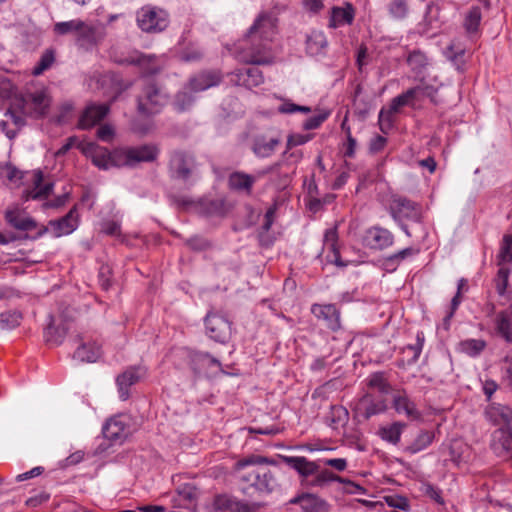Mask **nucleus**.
Listing matches in <instances>:
<instances>
[{
    "label": "nucleus",
    "instance_id": "nucleus-30",
    "mask_svg": "<svg viewBox=\"0 0 512 512\" xmlns=\"http://www.w3.org/2000/svg\"><path fill=\"white\" fill-rule=\"evenodd\" d=\"M366 381L368 388L378 392V396L385 397L392 390L384 372H374L367 377Z\"/></svg>",
    "mask_w": 512,
    "mask_h": 512
},
{
    "label": "nucleus",
    "instance_id": "nucleus-53",
    "mask_svg": "<svg viewBox=\"0 0 512 512\" xmlns=\"http://www.w3.org/2000/svg\"><path fill=\"white\" fill-rule=\"evenodd\" d=\"M510 428L502 427L495 432L494 439L502 446L503 450L512 453V433Z\"/></svg>",
    "mask_w": 512,
    "mask_h": 512
},
{
    "label": "nucleus",
    "instance_id": "nucleus-56",
    "mask_svg": "<svg viewBox=\"0 0 512 512\" xmlns=\"http://www.w3.org/2000/svg\"><path fill=\"white\" fill-rule=\"evenodd\" d=\"M420 491L438 504H444L441 490L429 482L421 483Z\"/></svg>",
    "mask_w": 512,
    "mask_h": 512
},
{
    "label": "nucleus",
    "instance_id": "nucleus-36",
    "mask_svg": "<svg viewBox=\"0 0 512 512\" xmlns=\"http://www.w3.org/2000/svg\"><path fill=\"white\" fill-rule=\"evenodd\" d=\"M43 173L41 171H36L33 175V188L31 191H29V198L32 199H40L47 197L52 189H53V183L49 182L46 184H43Z\"/></svg>",
    "mask_w": 512,
    "mask_h": 512
},
{
    "label": "nucleus",
    "instance_id": "nucleus-1",
    "mask_svg": "<svg viewBox=\"0 0 512 512\" xmlns=\"http://www.w3.org/2000/svg\"><path fill=\"white\" fill-rule=\"evenodd\" d=\"M276 33V16L272 12L259 14L238 47L240 61L252 66L236 69L232 73V82L248 89L257 87L264 82L262 71L257 65H267L273 62L271 43Z\"/></svg>",
    "mask_w": 512,
    "mask_h": 512
},
{
    "label": "nucleus",
    "instance_id": "nucleus-63",
    "mask_svg": "<svg viewBox=\"0 0 512 512\" xmlns=\"http://www.w3.org/2000/svg\"><path fill=\"white\" fill-rule=\"evenodd\" d=\"M278 111L283 114H292L295 112L309 113L311 109L308 106L297 105L292 102H284L279 106Z\"/></svg>",
    "mask_w": 512,
    "mask_h": 512
},
{
    "label": "nucleus",
    "instance_id": "nucleus-23",
    "mask_svg": "<svg viewBox=\"0 0 512 512\" xmlns=\"http://www.w3.org/2000/svg\"><path fill=\"white\" fill-rule=\"evenodd\" d=\"M255 182L256 176L241 171L231 173L228 178V186L231 190L247 195L251 194Z\"/></svg>",
    "mask_w": 512,
    "mask_h": 512
},
{
    "label": "nucleus",
    "instance_id": "nucleus-45",
    "mask_svg": "<svg viewBox=\"0 0 512 512\" xmlns=\"http://www.w3.org/2000/svg\"><path fill=\"white\" fill-rule=\"evenodd\" d=\"M27 114L21 113V110L17 106V100L14 104L7 110L5 113V120H9V124L13 126V128L17 129V132L26 124L25 117Z\"/></svg>",
    "mask_w": 512,
    "mask_h": 512
},
{
    "label": "nucleus",
    "instance_id": "nucleus-28",
    "mask_svg": "<svg viewBox=\"0 0 512 512\" xmlns=\"http://www.w3.org/2000/svg\"><path fill=\"white\" fill-rule=\"evenodd\" d=\"M424 91L428 96H431V92L433 91V89L429 87L423 89L420 86L408 89L406 92L393 98L390 103V106L387 109L390 110L392 113L396 114L400 111L402 107L406 106L411 99L416 97L420 92Z\"/></svg>",
    "mask_w": 512,
    "mask_h": 512
},
{
    "label": "nucleus",
    "instance_id": "nucleus-34",
    "mask_svg": "<svg viewBox=\"0 0 512 512\" xmlns=\"http://www.w3.org/2000/svg\"><path fill=\"white\" fill-rule=\"evenodd\" d=\"M279 142L277 138L266 140L264 137H258L254 140L252 150L257 157L266 158L274 153Z\"/></svg>",
    "mask_w": 512,
    "mask_h": 512
},
{
    "label": "nucleus",
    "instance_id": "nucleus-18",
    "mask_svg": "<svg viewBox=\"0 0 512 512\" xmlns=\"http://www.w3.org/2000/svg\"><path fill=\"white\" fill-rule=\"evenodd\" d=\"M146 374V370L142 367H131L116 379L118 385L119 397L122 401L129 398V387L137 383Z\"/></svg>",
    "mask_w": 512,
    "mask_h": 512
},
{
    "label": "nucleus",
    "instance_id": "nucleus-24",
    "mask_svg": "<svg viewBox=\"0 0 512 512\" xmlns=\"http://www.w3.org/2000/svg\"><path fill=\"white\" fill-rule=\"evenodd\" d=\"M283 461L300 476L308 477L318 472L319 466L303 456H284Z\"/></svg>",
    "mask_w": 512,
    "mask_h": 512
},
{
    "label": "nucleus",
    "instance_id": "nucleus-64",
    "mask_svg": "<svg viewBox=\"0 0 512 512\" xmlns=\"http://www.w3.org/2000/svg\"><path fill=\"white\" fill-rule=\"evenodd\" d=\"M328 113H320L309 117L303 122V128L305 130H313L318 128L328 117Z\"/></svg>",
    "mask_w": 512,
    "mask_h": 512
},
{
    "label": "nucleus",
    "instance_id": "nucleus-59",
    "mask_svg": "<svg viewBox=\"0 0 512 512\" xmlns=\"http://www.w3.org/2000/svg\"><path fill=\"white\" fill-rule=\"evenodd\" d=\"M389 11L395 18H404L408 13L407 0H392L389 5Z\"/></svg>",
    "mask_w": 512,
    "mask_h": 512
},
{
    "label": "nucleus",
    "instance_id": "nucleus-3",
    "mask_svg": "<svg viewBox=\"0 0 512 512\" xmlns=\"http://www.w3.org/2000/svg\"><path fill=\"white\" fill-rule=\"evenodd\" d=\"M389 213L408 237H411L412 234L408 229L407 222L420 223L422 220L421 206L401 196L391 199Z\"/></svg>",
    "mask_w": 512,
    "mask_h": 512
},
{
    "label": "nucleus",
    "instance_id": "nucleus-35",
    "mask_svg": "<svg viewBox=\"0 0 512 512\" xmlns=\"http://www.w3.org/2000/svg\"><path fill=\"white\" fill-rule=\"evenodd\" d=\"M482 20V11L479 6H471L465 13L463 27L470 35L479 31Z\"/></svg>",
    "mask_w": 512,
    "mask_h": 512
},
{
    "label": "nucleus",
    "instance_id": "nucleus-12",
    "mask_svg": "<svg viewBox=\"0 0 512 512\" xmlns=\"http://www.w3.org/2000/svg\"><path fill=\"white\" fill-rule=\"evenodd\" d=\"M207 335L216 342L225 343L231 332L230 322L217 313H208L205 317Z\"/></svg>",
    "mask_w": 512,
    "mask_h": 512
},
{
    "label": "nucleus",
    "instance_id": "nucleus-39",
    "mask_svg": "<svg viewBox=\"0 0 512 512\" xmlns=\"http://www.w3.org/2000/svg\"><path fill=\"white\" fill-rule=\"evenodd\" d=\"M242 506L236 498L226 494L217 495L213 501V507L218 511L240 512Z\"/></svg>",
    "mask_w": 512,
    "mask_h": 512
},
{
    "label": "nucleus",
    "instance_id": "nucleus-54",
    "mask_svg": "<svg viewBox=\"0 0 512 512\" xmlns=\"http://www.w3.org/2000/svg\"><path fill=\"white\" fill-rule=\"evenodd\" d=\"M55 60V55L52 50H46L40 57L39 62L33 69L34 75H41L44 71L49 69Z\"/></svg>",
    "mask_w": 512,
    "mask_h": 512
},
{
    "label": "nucleus",
    "instance_id": "nucleus-10",
    "mask_svg": "<svg viewBox=\"0 0 512 512\" xmlns=\"http://www.w3.org/2000/svg\"><path fill=\"white\" fill-rule=\"evenodd\" d=\"M195 168L196 162L193 155L183 151H175L172 153L170 158V171L174 178L186 182L192 177Z\"/></svg>",
    "mask_w": 512,
    "mask_h": 512
},
{
    "label": "nucleus",
    "instance_id": "nucleus-17",
    "mask_svg": "<svg viewBox=\"0 0 512 512\" xmlns=\"http://www.w3.org/2000/svg\"><path fill=\"white\" fill-rule=\"evenodd\" d=\"M311 312L317 319L322 320L328 329L332 331L340 329V312L335 305L313 304Z\"/></svg>",
    "mask_w": 512,
    "mask_h": 512
},
{
    "label": "nucleus",
    "instance_id": "nucleus-46",
    "mask_svg": "<svg viewBox=\"0 0 512 512\" xmlns=\"http://www.w3.org/2000/svg\"><path fill=\"white\" fill-rule=\"evenodd\" d=\"M22 316L17 311H6L0 313V331L11 330L20 324Z\"/></svg>",
    "mask_w": 512,
    "mask_h": 512
},
{
    "label": "nucleus",
    "instance_id": "nucleus-27",
    "mask_svg": "<svg viewBox=\"0 0 512 512\" xmlns=\"http://www.w3.org/2000/svg\"><path fill=\"white\" fill-rule=\"evenodd\" d=\"M354 20V8L351 3H346L345 7H333L331 10L329 26L337 28L343 25H349Z\"/></svg>",
    "mask_w": 512,
    "mask_h": 512
},
{
    "label": "nucleus",
    "instance_id": "nucleus-21",
    "mask_svg": "<svg viewBox=\"0 0 512 512\" xmlns=\"http://www.w3.org/2000/svg\"><path fill=\"white\" fill-rule=\"evenodd\" d=\"M220 80V75L216 71H203L190 79L188 88L193 92H200L217 86Z\"/></svg>",
    "mask_w": 512,
    "mask_h": 512
},
{
    "label": "nucleus",
    "instance_id": "nucleus-51",
    "mask_svg": "<svg viewBox=\"0 0 512 512\" xmlns=\"http://www.w3.org/2000/svg\"><path fill=\"white\" fill-rule=\"evenodd\" d=\"M193 102L194 97L192 93L184 89L176 94L175 99L173 101V106L177 111L182 112L190 108Z\"/></svg>",
    "mask_w": 512,
    "mask_h": 512
},
{
    "label": "nucleus",
    "instance_id": "nucleus-26",
    "mask_svg": "<svg viewBox=\"0 0 512 512\" xmlns=\"http://www.w3.org/2000/svg\"><path fill=\"white\" fill-rule=\"evenodd\" d=\"M495 328L506 342L512 343V304L497 314Z\"/></svg>",
    "mask_w": 512,
    "mask_h": 512
},
{
    "label": "nucleus",
    "instance_id": "nucleus-62",
    "mask_svg": "<svg viewBox=\"0 0 512 512\" xmlns=\"http://www.w3.org/2000/svg\"><path fill=\"white\" fill-rule=\"evenodd\" d=\"M185 243L194 251H204L210 247L207 239L197 235L187 239Z\"/></svg>",
    "mask_w": 512,
    "mask_h": 512
},
{
    "label": "nucleus",
    "instance_id": "nucleus-11",
    "mask_svg": "<svg viewBox=\"0 0 512 512\" xmlns=\"http://www.w3.org/2000/svg\"><path fill=\"white\" fill-rule=\"evenodd\" d=\"M115 61L119 64L138 66L145 75H152L160 70L158 58L155 55L143 54L137 50L131 51L126 56Z\"/></svg>",
    "mask_w": 512,
    "mask_h": 512
},
{
    "label": "nucleus",
    "instance_id": "nucleus-14",
    "mask_svg": "<svg viewBox=\"0 0 512 512\" xmlns=\"http://www.w3.org/2000/svg\"><path fill=\"white\" fill-rule=\"evenodd\" d=\"M387 400L385 397L366 393L357 403L355 411L364 419H369L374 415L384 413L387 410Z\"/></svg>",
    "mask_w": 512,
    "mask_h": 512
},
{
    "label": "nucleus",
    "instance_id": "nucleus-38",
    "mask_svg": "<svg viewBox=\"0 0 512 512\" xmlns=\"http://www.w3.org/2000/svg\"><path fill=\"white\" fill-rule=\"evenodd\" d=\"M327 46V39L323 32L312 31L306 40V50L310 55H318Z\"/></svg>",
    "mask_w": 512,
    "mask_h": 512
},
{
    "label": "nucleus",
    "instance_id": "nucleus-57",
    "mask_svg": "<svg viewBox=\"0 0 512 512\" xmlns=\"http://www.w3.org/2000/svg\"><path fill=\"white\" fill-rule=\"evenodd\" d=\"M510 274V269L507 267H504L503 265L500 266L497 278H496V290L499 295H504L508 286V278Z\"/></svg>",
    "mask_w": 512,
    "mask_h": 512
},
{
    "label": "nucleus",
    "instance_id": "nucleus-32",
    "mask_svg": "<svg viewBox=\"0 0 512 512\" xmlns=\"http://www.w3.org/2000/svg\"><path fill=\"white\" fill-rule=\"evenodd\" d=\"M50 323L44 330V337L48 344L50 345H60L68 331V327L66 324L54 325L53 317L50 316Z\"/></svg>",
    "mask_w": 512,
    "mask_h": 512
},
{
    "label": "nucleus",
    "instance_id": "nucleus-48",
    "mask_svg": "<svg viewBox=\"0 0 512 512\" xmlns=\"http://www.w3.org/2000/svg\"><path fill=\"white\" fill-rule=\"evenodd\" d=\"M445 56L457 70H463L465 65V50L463 48H455L454 45H450L445 51Z\"/></svg>",
    "mask_w": 512,
    "mask_h": 512
},
{
    "label": "nucleus",
    "instance_id": "nucleus-47",
    "mask_svg": "<svg viewBox=\"0 0 512 512\" xmlns=\"http://www.w3.org/2000/svg\"><path fill=\"white\" fill-rule=\"evenodd\" d=\"M466 284H467V281L463 278L458 281L457 293L451 300L450 311L447 313V315L443 319V322H444L443 324H444L445 329L449 328L450 320L453 317L455 311L458 309V307L461 303V292H462V289L466 286Z\"/></svg>",
    "mask_w": 512,
    "mask_h": 512
},
{
    "label": "nucleus",
    "instance_id": "nucleus-43",
    "mask_svg": "<svg viewBox=\"0 0 512 512\" xmlns=\"http://www.w3.org/2000/svg\"><path fill=\"white\" fill-rule=\"evenodd\" d=\"M407 63L412 71L420 74L428 66L429 60L425 53L420 50H413L408 54Z\"/></svg>",
    "mask_w": 512,
    "mask_h": 512
},
{
    "label": "nucleus",
    "instance_id": "nucleus-25",
    "mask_svg": "<svg viewBox=\"0 0 512 512\" xmlns=\"http://www.w3.org/2000/svg\"><path fill=\"white\" fill-rule=\"evenodd\" d=\"M5 219L12 227L17 230L30 231L36 227V222L34 219L27 216L18 208L7 210L5 213Z\"/></svg>",
    "mask_w": 512,
    "mask_h": 512
},
{
    "label": "nucleus",
    "instance_id": "nucleus-5",
    "mask_svg": "<svg viewBox=\"0 0 512 512\" xmlns=\"http://www.w3.org/2000/svg\"><path fill=\"white\" fill-rule=\"evenodd\" d=\"M138 111L144 115L159 113L168 102L167 93L152 81H147L137 98Z\"/></svg>",
    "mask_w": 512,
    "mask_h": 512
},
{
    "label": "nucleus",
    "instance_id": "nucleus-31",
    "mask_svg": "<svg viewBox=\"0 0 512 512\" xmlns=\"http://www.w3.org/2000/svg\"><path fill=\"white\" fill-rule=\"evenodd\" d=\"M101 347L96 343L83 344L74 352V359L81 362H96L101 356Z\"/></svg>",
    "mask_w": 512,
    "mask_h": 512
},
{
    "label": "nucleus",
    "instance_id": "nucleus-49",
    "mask_svg": "<svg viewBox=\"0 0 512 512\" xmlns=\"http://www.w3.org/2000/svg\"><path fill=\"white\" fill-rule=\"evenodd\" d=\"M497 259L499 266L512 262V235H504Z\"/></svg>",
    "mask_w": 512,
    "mask_h": 512
},
{
    "label": "nucleus",
    "instance_id": "nucleus-55",
    "mask_svg": "<svg viewBox=\"0 0 512 512\" xmlns=\"http://www.w3.org/2000/svg\"><path fill=\"white\" fill-rule=\"evenodd\" d=\"M394 113H392L390 110H388L387 108H382L379 112V116H378V123H379V127H380V130L387 134L393 127L394 125Z\"/></svg>",
    "mask_w": 512,
    "mask_h": 512
},
{
    "label": "nucleus",
    "instance_id": "nucleus-20",
    "mask_svg": "<svg viewBox=\"0 0 512 512\" xmlns=\"http://www.w3.org/2000/svg\"><path fill=\"white\" fill-rule=\"evenodd\" d=\"M109 107L105 104L88 106L79 120L81 129H89L99 123L108 114Z\"/></svg>",
    "mask_w": 512,
    "mask_h": 512
},
{
    "label": "nucleus",
    "instance_id": "nucleus-4",
    "mask_svg": "<svg viewBox=\"0 0 512 512\" xmlns=\"http://www.w3.org/2000/svg\"><path fill=\"white\" fill-rule=\"evenodd\" d=\"M159 154V146L152 143L115 149L118 167L134 168L140 163H151L158 159Z\"/></svg>",
    "mask_w": 512,
    "mask_h": 512
},
{
    "label": "nucleus",
    "instance_id": "nucleus-2",
    "mask_svg": "<svg viewBox=\"0 0 512 512\" xmlns=\"http://www.w3.org/2000/svg\"><path fill=\"white\" fill-rule=\"evenodd\" d=\"M270 463L268 458L259 455H250L236 462L238 478L247 485L243 488L245 492L254 489L262 493H271L276 489V474L279 469L276 466L269 467Z\"/></svg>",
    "mask_w": 512,
    "mask_h": 512
},
{
    "label": "nucleus",
    "instance_id": "nucleus-13",
    "mask_svg": "<svg viewBox=\"0 0 512 512\" xmlns=\"http://www.w3.org/2000/svg\"><path fill=\"white\" fill-rule=\"evenodd\" d=\"M105 33L99 26L82 21L81 28L78 29L75 37V43L78 47L85 50H91L104 39Z\"/></svg>",
    "mask_w": 512,
    "mask_h": 512
},
{
    "label": "nucleus",
    "instance_id": "nucleus-50",
    "mask_svg": "<svg viewBox=\"0 0 512 512\" xmlns=\"http://www.w3.org/2000/svg\"><path fill=\"white\" fill-rule=\"evenodd\" d=\"M334 481L341 482V483H351L350 481L344 480L343 478H341L340 476H337L336 474H334L333 472H331L329 470H323L315 476V478L310 482V485L322 487L325 484H327L329 482H334Z\"/></svg>",
    "mask_w": 512,
    "mask_h": 512
},
{
    "label": "nucleus",
    "instance_id": "nucleus-29",
    "mask_svg": "<svg viewBox=\"0 0 512 512\" xmlns=\"http://www.w3.org/2000/svg\"><path fill=\"white\" fill-rule=\"evenodd\" d=\"M75 213L76 209L73 208L69 211L67 215H65L61 219L56 221H50V226L54 228V234L56 237L70 234L76 229L77 223Z\"/></svg>",
    "mask_w": 512,
    "mask_h": 512
},
{
    "label": "nucleus",
    "instance_id": "nucleus-19",
    "mask_svg": "<svg viewBox=\"0 0 512 512\" xmlns=\"http://www.w3.org/2000/svg\"><path fill=\"white\" fill-rule=\"evenodd\" d=\"M292 504H298L304 512H329L328 503L315 494L305 493L293 498Z\"/></svg>",
    "mask_w": 512,
    "mask_h": 512
},
{
    "label": "nucleus",
    "instance_id": "nucleus-61",
    "mask_svg": "<svg viewBox=\"0 0 512 512\" xmlns=\"http://www.w3.org/2000/svg\"><path fill=\"white\" fill-rule=\"evenodd\" d=\"M385 500L389 507H392L395 509H399L402 511H408L410 508L407 498H405L403 496H398V495L387 496L385 498Z\"/></svg>",
    "mask_w": 512,
    "mask_h": 512
},
{
    "label": "nucleus",
    "instance_id": "nucleus-9",
    "mask_svg": "<svg viewBox=\"0 0 512 512\" xmlns=\"http://www.w3.org/2000/svg\"><path fill=\"white\" fill-rule=\"evenodd\" d=\"M132 419L127 414H119L106 421L102 428L105 438L113 442H122L133 432Z\"/></svg>",
    "mask_w": 512,
    "mask_h": 512
},
{
    "label": "nucleus",
    "instance_id": "nucleus-15",
    "mask_svg": "<svg viewBox=\"0 0 512 512\" xmlns=\"http://www.w3.org/2000/svg\"><path fill=\"white\" fill-rule=\"evenodd\" d=\"M394 243L391 231L380 226H373L365 231L363 244L373 250H384Z\"/></svg>",
    "mask_w": 512,
    "mask_h": 512
},
{
    "label": "nucleus",
    "instance_id": "nucleus-42",
    "mask_svg": "<svg viewBox=\"0 0 512 512\" xmlns=\"http://www.w3.org/2000/svg\"><path fill=\"white\" fill-rule=\"evenodd\" d=\"M337 244V232L336 229L331 228L326 230L324 235V246L333 253V258L331 261L334 262L337 266H346L344 262L341 261L339 252L336 247Z\"/></svg>",
    "mask_w": 512,
    "mask_h": 512
},
{
    "label": "nucleus",
    "instance_id": "nucleus-7",
    "mask_svg": "<svg viewBox=\"0 0 512 512\" xmlns=\"http://www.w3.org/2000/svg\"><path fill=\"white\" fill-rule=\"evenodd\" d=\"M49 104V97L44 91L27 93L25 96L17 99V106L21 113L33 118H40L46 115Z\"/></svg>",
    "mask_w": 512,
    "mask_h": 512
},
{
    "label": "nucleus",
    "instance_id": "nucleus-16",
    "mask_svg": "<svg viewBox=\"0 0 512 512\" xmlns=\"http://www.w3.org/2000/svg\"><path fill=\"white\" fill-rule=\"evenodd\" d=\"M392 406L398 414L404 415L411 421H418L422 418L421 411L405 390H398L393 394Z\"/></svg>",
    "mask_w": 512,
    "mask_h": 512
},
{
    "label": "nucleus",
    "instance_id": "nucleus-22",
    "mask_svg": "<svg viewBox=\"0 0 512 512\" xmlns=\"http://www.w3.org/2000/svg\"><path fill=\"white\" fill-rule=\"evenodd\" d=\"M486 417L495 425L510 428L512 423V410L501 404H491L486 409Z\"/></svg>",
    "mask_w": 512,
    "mask_h": 512
},
{
    "label": "nucleus",
    "instance_id": "nucleus-58",
    "mask_svg": "<svg viewBox=\"0 0 512 512\" xmlns=\"http://www.w3.org/2000/svg\"><path fill=\"white\" fill-rule=\"evenodd\" d=\"M424 341V334L422 332H418L416 335V343L412 345H407L405 347L404 351H411L413 353L409 363H415L419 359L423 349Z\"/></svg>",
    "mask_w": 512,
    "mask_h": 512
},
{
    "label": "nucleus",
    "instance_id": "nucleus-6",
    "mask_svg": "<svg viewBox=\"0 0 512 512\" xmlns=\"http://www.w3.org/2000/svg\"><path fill=\"white\" fill-rule=\"evenodd\" d=\"M138 27L146 33H159L169 25L168 13L159 7L146 5L136 13Z\"/></svg>",
    "mask_w": 512,
    "mask_h": 512
},
{
    "label": "nucleus",
    "instance_id": "nucleus-37",
    "mask_svg": "<svg viewBox=\"0 0 512 512\" xmlns=\"http://www.w3.org/2000/svg\"><path fill=\"white\" fill-rule=\"evenodd\" d=\"M178 499L175 505L187 507L191 505L199 495V490L191 483L183 484L177 489Z\"/></svg>",
    "mask_w": 512,
    "mask_h": 512
},
{
    "label": "nucleus",
    "instance_id": "nucleus-44",
    "mask_svg": "<svg viewBox=\"0 0 512 512\" xmlns=\"http://www.w3.org/2000/svg\"><path fill=\"white\" fill-rule=\"evenodd\" d=\"M485 347L486 342L482 339H466L459 343L460 351L470 357H476L480 355Z\"/></svg>",
    "mask_w": 512,
    "mask_h": 512
},
{
    "label": "nucleus",
    "instance_id": "nucleus-41",
    "mask_svg": "<svg viewBox=\"0 0 512 512\" xmlns=\"http://www.w3.org/2000/svg\"><path fill=\"white\" fill-rule=\"evenodd\" d=\"M82 21L83 20L76 18L69 21L57 22L53 26V33L57 36L72 35L75 38L78 29L81 28Z\"/></svg>",
    "mask_w": 512,
    "mask_h": 512
},
{
    "label": "nucleus",
    "instance_id": "nucleus-40",
    "mask_svg": "<svg viewBox=\"0 0 512 512\" xmlns=\"http://www.w3.org/2000/svg\"><path fill=\"white\" fill-rule=\"evenodd\" d=\"M434 440V433L428 430H422L413 440V442L406 448L411 454H416L429 447Z\"/></svg>",
    "mask_w": 512,
    "mask_h": 512
},
{
    "label": "nucleus",
    "instance_id": "nucleus-60",
    "mask_svg": "<svg viewBox=\"0 0 512 512\" xmlns=\"http://www.w3.org/2000/svg\"><path fill=\"white\" fill-rule=\"evenodd\" d=\"M332 425H339L348 419V411L342 406H332L330 411Z\"/></svg>",
    "mask_w": 512,
    "mask_h": 512
},
{
    "label": "nucleus",
    "instance_id": "nucleus-33",
    "mask_svg": "<svg viewBox=\"0 0 512 512\" xmlns=\"http://www.w3.org/2000/svg\"><path fill=\"white\" fill-rule=\"evenodd\" d=\"M406 427V423L396 421L390 425L381 427L379 430V435L384 441L396 445L399 443L401 434Z\"/></svg>",
    "mask_w": 512,
    "mask_h": 512
},
{
    "label": "nucleus",
    "instance_id": "nucleus-8",
    "mask_svg": "<svg viewBox=\"0 0 512 512\" xmlns=\"http://www.w3.org/2000/svg\"><path fill=\"white\" fill-rule=\"evenodd\" d=\"M78 149L88 158L92 163L102 170H108L111 167H118L115 158V149L109 151L107 148L97 145L93 142L79 143Z\"/></svg>",
    "mask_w": 512,
    "mask_h": 512
},
{
    "label": "nucleus",
    "instance_id": "nucleus-52",
    "mask_svg": "<svg viewBox=\"0 0 512 512\" xmlns=\"http://www.w3.org/2000/svg\"><path fill=\"white\" fill-rule=\"evenodd\" d=\"M206 352L193 351L189 354V364L196 375L206 369Z\"/></svg>",
    "mask_w": 512,
    "mask_h": 512
}]
</instances>
